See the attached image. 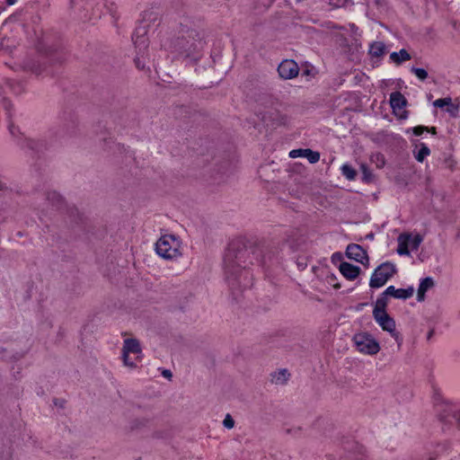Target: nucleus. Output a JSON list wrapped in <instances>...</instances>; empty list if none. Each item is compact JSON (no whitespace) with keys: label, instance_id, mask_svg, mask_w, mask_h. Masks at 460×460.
I'll list each match as a JSON object with an SVG mask.
<instances>
[{"label":"nucleus","instance_id":"nucleus-11","mask_svg":"<svg viewBox=\"0 0 460 460\" xmlns=\"http://www.w3.org/2000/svg\"><path fill=\"white\" fill-rule=\"evenodd\" d=\"M291 158L305 157L311 164H315L320 160V153L312 149H294L289 153Z\"/></svg>","mask_w":460,"mask_h":460},{"label":"nucleus","instance_id":"nucleus-22","mask_svg":"<svg viewBox=\"0 0 460 460\" xmlns=\"http://www.w3.org/2000/svg\"><path fill=\"white\" fill-rule=\"evenodd\" d=\"M341 172L349 181L355 180L357 176L356 170L349 164H343L341 166Z\"/></svg>","mask_w":460,"mask_h":460},{"label":"nucleus","instance_id":"nucleus-9","mask_svg":"<svg viewBox=\"0 0 460 460\" xmlns=\"http://www.w3.org/2000/svg\"><path fill=\"white\" fill-rule=\"evenodd\" d=\"M278 72L282 79H293L298 75V65L292 59L283 60L278 67Z\"/></svg>","mask_w":460,"mask_h":460},{"label":"nucleus","instance_id":"nucleus-10","mask_svg":"<svg viewBox=\"0 0 460 460\" xmlns=\"http://www.w3.org/2000/svg\"><path fill=\"white\" fill-rule=\"evenodd\" d=\"M346 255L349 259L354 260L362 264L368 262L367 252L358 244H349L346 250Z\"/></svg>","mask_w":460,"mask_h":460},{"label":"nucleus","instance_id":"nucleus-30","mask_svg":"<svg viewBox=\"0 0 460 460\" xmlns=\"http://www.w3.org/2000/svg\"><path fill=\"white\" fill-rule=\"evenodd\" d=\"M373 161L376 163L378 168H382L385 165V158L382 155L376 154L373 156Z\"/></svg>","mask_w":460,"mask_h":460},{"label":"nucleus","instance_id":"nucleus-31","mask_svg":"<svg viewBox=\"0 0 460 460\" xmlns=\"http://www.w3.org/2000/svg\"><path fill=\"white\" fill-rule=\"evenodd\" d=\"M135 64H136V66L139 69V70H146L147 69L146 67V61L143 60L141 58L137 57L135 58Z\"/></svg>","mask_w":460,"mask_h":460},{"label":"nucleus","instance_id":"nucleus-25","mask_svg":"<svg viewBox=\"0 0 460 460\" xmlns=\"http://www.w3.org/2000/svg\"><path fill=\"white\" fill-rule=\"evenodd\" d=\"M48 199L52 202V205L58 207L62 203L61 196L57 192H50L48 194Z\"/></svg>","mask_w":460,"mask_h":460},{"label":"nucleus","instance_id":"nucleus-33","mask_svg":"<svg viewBox=\"0 0 460 460\" xmlns=\"http://www.w3.org/2000/svg\"><path fill=\"white\" fill-rule=\"evenodd\" d=\"M447 111L451 115L456 116L458 111V108L451 102V104L447 106Z\"/></svg>","mask_w":460,"mask_h":460},{"label":"nucleus","instance_id":"nucleus-24","mask_svg":"<svg viewBox=\"0 0 460 460\" xmlns=\"http://www.w3.org/2000/svg\"><path fill=\"white\" fill-rule=\"evenodd\" d=\"M144 20L149 22L147 24L144 25V27H153L160 25L159 23H156V22L159 20L157 15L152 13H145Z\"/></svg>","mask_w":460,"mask_h":460},{"label":"nucleus","instance_id":"nucleus-16","mask_svg":"<svg viewBox=\"0 0 460 460\" xmlns=\"http://www.w3.org/2000/svg\"><path fill=\"white\" fill-rule=\"evenodd\" d=\"M385 53V46L381 41L373 42L369 47V54L375 58H380Z\"/></svg>","mask_w":460,"mask_h":460},{"label":"nucleus","instance_id":"nucleus-5","mask_svg":"<svg viewBox=\"0 0 460 460\" xmlns=\"http://www.w3.org/2000/svg\"><path fill=\"white\" fill-rule=\"evenodd\" d=\"M394 273V265L390 262H384L375 270L371 276L369 286L373 288H381Z\"/></svg>","mask_w":460,"mask_h":460},{"label":"nucleus","instance_id":"nucleus-8","mask_svg":"<svg viewBox=\"0 0 460 460\" xmlns=\"http://www.w3.org/2000/svg\"><path fill=\"white\" fill-rule=\"evenodd\" d=\"M407 101L405 97L400 92H394L390 95V104L394 113L400 119H405L407 117L405 106Z\"/></svg>","mask_w":460,"mask_h":460},{"label":"nucleus","instance_id":"nucleus-28","mask_svg":"<svg viewBox=\"0 0 460 460\" xmlns=\"http://www.w3.org/2000/svg\"><path fill=\"white\" fill-rule=\"evenodd\" d=\"M223 425L225 428H226L228 429H231L234 427V420L230 414L226 415V417L223 420Z\"/></svg>","mask_w":460,"mask_h":460},{"label":"nucleus","instance_id":"nucleus-13","mask_svg":"<svg viewBox=\"0 0 460 460\" xmlns=\"http://www.w3.org/2000/svg\"><path fill=\"white\" fill-rule=\"evenodd\" d=\"M340 271L341 273L349 280L355 279L360 273V268L350 264L349 262H341L340 264Z\"/></svg>","mask_w":460,"mask_h":460},{"label":"nucleus","instance_id":"nucleus-21","mask_svg":"<svg viewBox=\"0 0 460 460\" xmlns=\"http://www.w3.org/2000/svg\"><path fill=\"white\" fill-rule=\"evenodd\" d=\"M446 412L443 415V418H448L450 415L455 418L457 422L460 424V412L459 410L456 409V405L453 404H446Z\"/></svg>","mask_w":460,"mask_h":460},{"label":"nucleus","instance_id":"nucleus-19","mask_svg":"<svg viewBox=\"0 0 460 460\" xmlns=\"http://www.w3.org/2000/svg\"><path fill=\"white\" fill-rule=\"evenodd\" d=\"M386 296L382 295V296L378 297L376 301V305L373 310V316L377 315L379 314H387L385 311L387 305Z\"/></svg>","mask_w":460,"mask_h":460},{"label":"nucleus","instance_id":"nucleus-4","mask_svg":"<svg viewBox=\"0 0 460 460\" xmlns=\"http://www.w3.org/2000/svg\"><path fill=\"white\" fill-rule=\"evenodd\" d=\"M357 349L367 355H376L380 350L379 343L373 338L372 335L367 332L358 333L354 336Z\"/></svg>","mask_w":460,"mask_h":460},{"label":"nucleus","instance_id":"nucleus-26","mask_svg":"<svg viewBox=\"0 0 460 460\" xmlns=\"http://www.w3.org/2000/svg\"><path fill=\"white\" fill-rule=\"evenodd\" d=\"M411 71L421 81L428 78V72L424 68L411 67Z\"/></svg>","mask_w":460,"mask_h":460},{"label":"nucleus","instance_id":"nucleus-23","mask_svg":"<svg viewBox=\"0 0 460 460\" xmlns=\"http://www.w3.org/2000/svg\"><path fill=\"white\" fill-rule=\"evenodd\" d=\"M429 154H430L429 148L426 145L421 144L420 150L418 151L417 155H415V158L417 161L421 163L424 161V159L428 155H429Z\"/></svg>","mask_w":460,"mask_h":460},{"label":"nucleus","instance_id":"nucleus-40","mask_svg":"<svg viewBox=\"0 0 460 460\" xmlns=\"http://www.w3.org/2000/svg\"><path fill=\"white\" fill-rule=\"evenodd\" d=\"M16 2V0H6L7 4L12 5Z\"/></svg>","mask_w":460,"mask_h":460},{"label":"nucleus","instance_id":"nucleus-17","mask_svg":"<svg viewBox=\"0 0 460 460\" xmlns=\"http://www.w3.org/2000/svg\"><path fill=\"white\" fill-rule=\"evenodd\" d=\"M70 4L72 8L79 13H88L89 9L92 7L91 3H89L87 0H70Z\"/></svg>","mask_w":460,"mask_h":460},{"label":"nucleus","instance_id":"nucleus-12","mask_svg":"<svg viewBox=\"0 0 460 460\" xmlns=\"http://www.w3.org/2000/svg\"><path fill=\"white\" fill-rule=\"evenodd\" d=\"M414 288L410 287L408 288H395L394 286H389L383 293L384 296H390L394 298L407 299L413 296Z\"/></svg>","mask_w":460,"mask_h":460},{"label":"nucleus","instance_id":"nucleus-27","mask_svg":"<svg viewBox=\"0 0 460 460\" xmlns=\"http://www.w3.org/2000/svg\"><path fill=\"white\" fill-rule=\"evenodd\" d=\"M451 101H452V99L449 97L441 98V99L436 100L433 102V105L438 108H444V107H447V105L451 104Z\"/></svg>","mask_w":460,"mask_h":460},{"label":"nucleus","instance_id":"nucleus-6","mask_svg":"<svg viewBox=\"0 0 460 460\" xmlns=\"http://www.w3.org/2000/svg\"><path fill=\"white\" fill-rule=\"evenodd\" d=\"M397 241V252L400 255H409L410 249L412 251L417 250L423 241V238L419 234L412 236L411 234L403 233L398 236Z\"/></svg>","mask_w":460,"mask_h":460},{"label":"nucleus","instance_id":"nucleus-39","mask_svg":"<svg viewBox=\"0 0 460 460\" xmlns=\"http://www.w3.org/2000/svg\"><path fill=\"white\" fill-rule=\"evenodd\" d=\"M428 132H430L431 134L435 135L437 132H436V128L432 127L430 128H429V130H427Z\"/></svg>","mask_w":460,"mask_h":460},{"label":"nucleus","instance_id":"nucleus-36","mask_svg":"<svg viewBox=\"0 0 460 460\" xmlns=\"http://www.w3.org/2000/svg\"><path fill=\"white\" fill-rule=\"evenodd\" d=\"M25 66H26V68H28L31 71L37 72V69L35 68L34 65L26 64Z\"/></svg>","mask_w":460,"mask_h":460},{"label":"nucleus","instance_id":"nucleus-3","mask_svg":"<svg viewBox=\"0 0 460 460\" xmlns=\"http://www.w3.org/2000/svg\"><path fill=\"white\" fill-rule=\"evenodd\" d=\"M121 358L125 367L136 368L137 361L142 358V349L138 340L127 338L123 341L121 349Z\"/></svg>","mask_w":460,"mask_h":460},{"label":"nucleus","instance_id":"nucleus-7","mask_svg":"<svg viewBox=\"0 0 460 460\" xmlns=\"http://www.w3.org/2000/svg\"><path fill=\"white\" fill-rule=\"evenodd\" d=\"M374 319L383 329V331H385L391 334V336L397 342L398 348L400 349L402 343V338L400 332L396 331L394 320L392 317H390L388 314L382 313H377V315H375Z\"/></svg>","mask_w":460,"mask_h":460},{"label":"nucleus","instance_id":"nucleus-14","mask_svg":"<svg viewBox=\"0 0 460 460\" xmlns=\"http://www.w3.org/2000/svg\"><path fill=\"white\" fill-rule=\"evenodd\" d=\"M434 286V280L430 277L423 279L419 286L417 299L418 301H423L425 298V293Z\"/></svg>","mask_w":460,"mask_h":460},{"label":"nucleus","instance_id":"nucleus-35","mask_svg":"<svg viewBox=\"0 0 460 460\" xmlns=\"http://www.w3.org/2000/svg\"><path fill=\"white\" fill-rule=\"evenodd\" d=\"M361 169H362V172H363V174H364V180L368 181L369 176H370V172L368 171L367 166L364 165V164L361 165Z\"/></svg>","mask_w":460,"mask_h":460},{"label":"nucleus","instance_id":"nucleus-2","mask_svg":"<svg viewBox=\"0 0 460 460\" xmlns=\"http://www.w3.org/2000/svg\"><path fill=\"white\" fill-rule=\"evenodd\" d=\"M155 251L165 260L177 259L181 256V242L173 234H164L157 240Z\"/></svg>","mask_w":460,"mask_h":460},{"label":"nucleus","instance_id":"nucleus-32","mask_svg":"<svg viewBox=\"0 0 460 460\" xmlns=\"http://www.w3.org/2000/svg\"><path fill=\"white\" fill-rule=\"evenodd\" d=\"M132 40H134L135 44H144L146 42V32L140 36L133 35Z\"/></svg>","mask_w":460,"mask_h":460},{"label":"nucleus","instance_id":"nucleus-29","mask_svg":"<svg viewBox=\"0 0 460 460\" xmlns=\"http://www.w3.org/2000/svg\"><path fill=\"white\" fill-rule=\"evenodd\" d=\"M243 269L240 270V271H238L236 274H235V280L233 282H228L229 285L234 287V286H245V283H243L242 281V273H243Z\"/></svg>","mask_w":460,"mask_h":460},{"label":"nucleus","instance_id":"nucleus-41","mask_svg":"<svg viewBox=\"0 0 460 460\" xmlns=\"http://www.w3.org/2000/svg\"><path fill=\"white\" fill-rule=\"evenodd\" d=\"M2 188H3V184H2V182L0 181V189H2Z\"/></svg>","mask_w":460,"mask_h":460},{"label":"nucleus","instance_id":"nucleus-20","mask_svg":"<svg viewBox=\"0 0 460 460\" xmlns=\"http://www.w3.org/2000/svg\"><path fill=\"white\" fill-rule=\"evenodd\" d=\"M150 420L147 418H136L130 423V429L132 430H139L147 427Z\"/></svg>","mask_w":460,"mask_h":460},{"label":"nucleus","instance_id":"nucleus-38","mask_svg":"<svg viewBox=\"0 0 460 460\" xmlns=\"http://www.w3.org/2000/svg\"><path fill=\"white\" fill-rule=\"evenodd\" d=\"M303 75H311V70L305 69V71H303Z\"/></svg>","mask_w":460,"mask_h":460},{"label":"nucleus","instance_id":"nucleus-37","mask_svg":"<svg viewBox=\"0 0 460 460\" xmlns=\"http://www.w3.org/2000/svg\"><path fill=\"white\" fill-rule=\"evenodd\" d=\"M163 375L165 376V377H171L172 376V373L170 372V370H164L163 372Z\"/></svg>","mask_w":460,"mask_h":460},{"label":"nucleus","instance_id":"nucleus-34","mask_svg":"<svg viewBox=\"0 0 460 460\" xmlns=\"http://www.w3.org/2000/svg\"><path fill=\"white\" fill-rule=\"evenodd\" d=\"M426 130H429V128L424 127V126H418V127L413 128V133L416 136L421 135Z\"/></svg>","mask_w":460,"mask_h":460},{"label":"nucleus","instance_id":"nucleus-1","mask_svg":"<svg viewBox=\"0 0 460 460\" xmlns=\"http://www.w3.org/2000/svg\"><path fill=\"white\" fill-rule=\"evenodd\" d=\"M249 253L247 249L238 252H235L232 248L228 249L224 259L225 272L228 282H234L235 280V274L240 271L241 269L246 268V258Z\"/></svg>","mask_w":460,"mask_h":460},{"label":"nucleus","instance_id":"nucleus-18","mask_svg":"<svg viewBox=\"0 0 460 460\" xmlns=\"http://www.w3.org/2000/svg\"><path fill=\"white\" fill-rule=\"evenodd\" d=\"M390 59L399 65L402 62L407 61L411 59V55L405 49H401L399 52H393L390 55Z\"/></svg>","mask_w":460,"mask_h":460},{"label":"nucleus","instance_id":"nucleus-15","mask_svg":"<svg viewBox=\"0 0 460 460\" xmlns=\"http://www.w3.org/2000/svg\"><path fill=\"white\" fill-rule=\"evenodd\" d=\"M289 377V373L286 369H281L271 374V382L276 385H284Z\"/></svg>","mask_w":460,"mask_h":460}]
</instances>
